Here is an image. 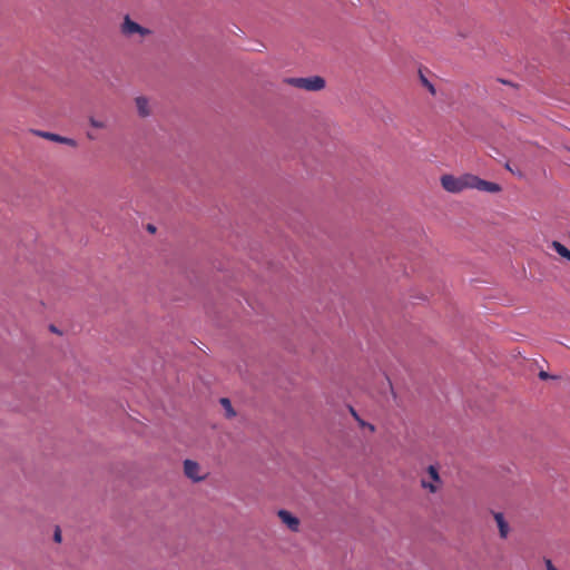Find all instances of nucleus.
Returning a JSON list of instances; mask_svg holds the SVG:
<instances>
[{"mask_svg":"<svg viewBox=\"0 0 570 570\" xmlns=\"http://www.w3.org/2000/svg\"><path fill=\"white\" fill-rule=\"evenodd\" d=\"M135 104L139 116L148 117L150 115L149 101L146 97H137Z\"/></svg>","mask_w":570,"mask_h":570,"instance_id":"9","label":"nucleus"},{"mask_svg":"<svg viewBox=\"0 0 570 570\" xmlns=\"http://www.w3.org/2000/svg\"><path fill=\"white\" fill-rule=\"evenodd\" d=\"M184 473L193 482L204 481L207 476V473L203 472L200 465L196 461L189 459L184 461Z\"/></svg>","mask_w":570,"mask_h":570,"instance_id":"5","label":"nucleus"},{"mask_svg":"<svg viewBox=\"0 0 570 570\" xmlns=\"http://www.w3.org/2000/svg\"><path fill=\"white\" fill-rule=\"evenodd\" d=\"M539 376H540V379H543V380L548 379V374L544 371H541L539 373Z\"/></svg>","mask_w":570,"mask_h":570,"instance_id":"17","label":"nucleus"},{"mask_svg":"<svg viewBox=\"0 0 570 570\" xmlns=\"http://www.w3.org/2000/svg\"><path fill=\"white\" fill-rule=\"evenodd\" d=\"M495 523L499 529V534L501 539H507L510 532L509 523L507 522L503 513L501 512H492Z\"/></svg>","mask_w":570,"mask_h":570,"instance_id":"8","label":"nucleus"},{"mask_svg":"<svg viewBox=\"0 0 570 570\" xmlns=\"http://www.w3.org/2000/svg\"><path fill=\"white\" fill-rule=\"evenodd\" d=\"M350 413L356 420L361 428H367L371 432L375 431V426L362 420L353 406H350Z\"/></svg>","mask_w":570,"mask_h":570,"instance_id":"11","label":"nucleus"},{"mask_svg":"<svg viewBox=\"0 0 570 570\" xmlns=\"http://www.w3.org/2000/svg\"><path fill=\"white\" fill-rule=\"evenodd\" d=\"M89 124L97 129H105L107 128V121L105 119H98L96 117H89Z\"/></svg>","mask_w":570,"mask_h":570,"instance_id":"13","label":"nucleus"},{"mask_svg":"<svg viewBox=\"0 0 570 570\" xmlns=\"http://www.w3.org/2000/svg\"><path fill=\"white\" fill-rule=\"evenodd\" d=\"M420 80L422 85L431 92V95L434 96L436 94L434 85L430 82L429 79L422 72H420Z\"/></svg>","mask_w":570,"mask_h":570,"instance_id":"14","label":"nucleus"},{"mask_svg":"<svg viewBox=\"0 0 570 570\" xmlns=\"http://www.w3.org/2000/svg\"><path fill=\"white\" fill-rule=\"evenodd\" d=\"M36 134L45 139H48V140H51L55 142H59V144H63V145L72 147V148H76L78 146V142L75 139L63 137L58 134H53V132H49V131H36Z\"/></svg>","mask_w":570,"mask_h":570,"instance_id":"6","label":"nucleus"},{"mask_svg":"<svg viewBox=\"0 0 570 570\" xmlns=\"http://www.w3.org/2000/svg\"><path fill=\"white\" fill-rule=\"evenodd\" d=\"M219 402H220L223 409L225 410L226 417L232 419L236 415V412L234 411L229 399L222 397Z\"/></svg>","mask_w":570,"mask_h":570,"instance_id":"12","label":"nucleus"},{"mask_svg":"<svg viewBox=\"0 0 570 570\" xmlns=\"http://www.w3.org/2000/svg\"><path fill=\"white\" fill-rule=\"evenodd\" d=\"M441 185L446 191L453 194L461 193L464 189H476L489 194H498L502 190L499 184L484 180L472 174H464L459 177L443 175L441 177Z\"/></svg>","mask_w":570,"mask_h":570,"instance_id":"1","label":"nucleus"},{"mask_svg":"<svg viewBox=\"0 0 570 570\" xmlns=\"http://www.w3.org/2000/svg\"><path fill=\"white\" fill-rule=\"evenodd\" d=\"M121 33L127 37L131 38L135 36H138L140 38H145L149 35H151V30L148 28H145L137 23L136 21L131 20L129 16H126L124 18V21L120 26Z\"/></svg>","mask_w":570,"mask_h":570,"instance_id":"3","label":"nucleus"},{"mask_svg":"<svg viewBox=\"0 0 570 570\" xmlns=\"http://www.w3.org/2000/svg\"><path fill=\"white\" fill-rule=\"evenodd\" d=\"M155 229H156V228H155L154 226H151V225H149V226H148V230H150V232H153V233H154V232H155Z\"/></svg>","mask_w":570,"mask_h":570,"instance_id":"18","label":"nucleus"},{"mask_svg":"<svg viewBox=\"0 0 570 570\" xmlns=\"http://www.w3.org/2000/svg\"><path fill=\"white\" fill-rule=\"evenodd\" d=\"M277 515L278 518L282 520V522L284 524H286V527L293 531V532H297L299 530V520L298 518H296L295 515H293L291 512H288L287 510H279L277 512Z\"/></svg>","mask_w":570,"mask_h":570,"instance_id":"7","label":"nucleus"},{"mask_svg":"<svg viewBox=\"0 0 570 570\" xmlns=\"http://www.w3.org/2000/svg\"><path fill=\"white\" fill-rule=\"evenodd\" d=\"M55 541L56 542H60L61 541V533H60L59 529H57L56 532H55Z\"/></svg>","mask_w":570,"mask_h":570,"instance_id":"15","label":"nucleus"},{"mask_svg":"<svg viewBox=\"0 0 570 570\" xmlns=\"http://www.w3.org/2000/svg\"><path fill=\"white\" fill-rule=\"evenodd\" d=\"M551 247L563 258L570 262V250L560 242L553 240Z\"/></svg>","mask_w":570,"mask_h":570,"instance_id":"10","label":"nucleus"},{"mask_svg":"<svg viewBox=\"0 0 570 570\" xmlns=\"http://www.w3.org/2000/svg\"><path fill=\"white\" fill-rule=\"evenodd\" d=\"M546 566L547 570H558L550 560H547Z\"/></svg>","mask_w":570,"mask_h":570,"instance_id":"16","label":"nucleus"},{"mask_svg":"<svg viewBox=\"0 0 570 570\" xmlns=\"http://www.w3.org/2000/svg\"><path fill=\"white\" fill-rule=\"evenodd\" d=\"M284 83L295 87L297 89H302L305 91H320L325 88V79L321 76H312V77H291L285 78Z\"/></svg>","mask_w":570,"mask_h":570,"instance_id":"2","label":"nucleus"},{"mask_svg":"<svg viewBox=\"0 0 570 570\" xmlns=\"http://www.w3.org/2000/svg\"><path fill=\"white\" fill-rule=\"evenodd\" d=\"M426 478L421 479V487L431 493H435L441 483L438 469L434 465H430L426 470Z\"/></svg>","mask_w":570,"mask_h":570,"instance_id":"4","label":"nucleus"}]
</instances>
